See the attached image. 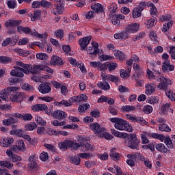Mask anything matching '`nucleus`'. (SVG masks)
<instances>
[{"mask_svg": "<svg viewBox=\"0 0 175 175\" xmlns=\"http://www.w3.org/2000/svg\"><path fill=\"white\" fill-rule=\"evenodd\" d=\"M149 38L152 42H154V43H158V37L157 36V33H155V31H150L149 33Z\"/></svg>", "mask_w": 175, "mask_h": 175, "instance_id": "obj_46", "label": "nucleus"}, {"mask_svg": "<svg viewBox=\"0 0 175 175\" xmlns=\"http://www.w3.org/2000/svg\"><path fill=\"white\" fill-rule=\"evenodd\" d=\"M81 148H83L82 151H94L95 150L92 145L88 143L83 145L81 144Z\"/></svg>", "mask_w": 175, "mask_h": 175, "instance_id": "obj_41", "label": "nucleus"}, {"mask_svg": "<svg viewBox=\"0 0 175 175\" xmlns=\"http://www.w3.org/2000/svg\"><path fill=\"white\" fill-rule=\"evenodd\" d=\"M41 14L42 13L40 12V11L39 10L35 11L33 12V15L31 14V21H35V20H37V18H39Z\"/></svg>", "mask_w": 175, "mask_h": 175, "instance_id": "obj_59", "label": "nucleus"}, {"mask_svg": "<svg viewBox=\"0 0 175 175\" xmlns=\"http://www.w3.org/2000/svg\"><path fill=\"white\" fill-rule=\"evenodd\" d=\"M24 93L17 92L11 95L10 99L12 102H23L24 100Z\"/></svg>", "mask_w": 175, "mask_h": 175, "instance_id": "obj_14", "label": "nucleus"}, {"mask_svg": "<svg viewBox=\"0 0 175 175\" xmlns=\"http://www.w3.org/2000/svg\"><path fill=\"white\" fill-rule=\"evenodd\" d=\"M142 12L137 7L134 8L131 12L133 18H139L142 16Z\"/></svg>", "mask_w": 175, "mask_h": 175, "instance_id": "obj_32", "label": "nucleus"}, {"mask_svg": "<svg viewBox=\"0 0 175 175\" xmlns=\"http://www.w3.org/2000/svg\"><path fill=\"white\" fill-rule=\"evenodd\" d=\"M12 62V57L8 56H0V64H9Z\"/></svg>", "mask_w": 175, "mask_h": 175, "instance_id": "obj_45", "label": "nucleus"}, {"mask_svg": "<svg viewBox=\"0 0 175 175\" xmlns=\"http://www.w3.org/2000/svg\"><path fill=\"white\" fill-rule=\"evenodd\" d=\"M16 65L10 72V75L14 77H24V73L25 75H28L29 72L33 75H38L42 70L51 73V75L54 73L53 68L43 64L34 65L31 67L29 64H24L21 61H16Z\"/></svg>", "mask_w": 175, "mask_h": 175, "instance_id": "obj_1", "label": "nucleus"}, {"mask_svg": "<svg viewBox=\"0 0 175 175\" xmlns=\"http://www.w3.org/2000/svg\"><path fill=\"white\" fill-rule=\"evenodd\" d=\"M111 132L112 135H113V136H115L116 137H120V139H125V137H126V136L128 135L126 133H121L115 129L111 130Z\"/></svg>", "mask_w": 175, "mask_h": 175, "instance_id": "obj_27", "label": "nucleus"}, {"mask_svg": "<svg viewBox=\"0 0 175 175\" xmlns=\"http://www.w3.org/2000/svg\"><path fill=\"white\" fill-rule=\"evenodd\" d=\"M92 39V36L83 37V38L80 39L79 42V46L81 47V50H85L87 46L90 44V42H91Z\"/></svg>", "mask_w": 175, "mask_h": 175, "instance_id": "obj_11", "label": "nucleus"}, {"mask_svg": "<svg viewBox=\"0 0 175 175\" xmlns=\"http://www.w3.org/2000/svg\"><path fill=\"white\" fill-rule=\"evenodd\" d=\"M149 5H150L149 3H147L146 1H141L139 5L137 6V8L143 12V10H144V8H147V6H149Z\"/></svg>", "mask_w": 175, "mask_h": 175, "instance_id": "obj_55", "label": "nucleus"}, {"mask_svg": "<svg viewBox=\"0 0 175 175\" xmlns=\"http://www.w3.org/2000/svg\"><path fill=\"white\" fill-rule=\"evenodd\" d=\"M54 35L55 38H58L59 39H62L64 38V29H59L57 31H55Z\"/></svg>", "mask_w": 175, "mask_h": 175, "instance_id": "obj_49", "label": "nucleus"}, {"mask_svg": "<svg viewBox=\"0 0 175 175\" xmlns=\"http://www.w3.org/2000/svg\"><path fill=\"white\" fill-rule=\"evenodd\" d=\"M92 10H94L95 13H102L103 12V7L98 3H92L91 5Z\"/></svg>", "mask_w": 175, "mask_h": 175, "instance_id": "obj_21", "label": "nucleus"}, {"mask_svg": "<svg viewBox=\"0 0 175 175\" xmlns=\"http://www.w3.org/2000/svg\"><path fill=\"white\" fill-rule=\"evenodd\" d=\"M11 151H14V152H18V151H25V144L24 141H19L17 145H14L10 146Z\"/></svg>", "mask_w": 175, "mask_h": 175, "instance_id": "obj_8", "label": "nucleus"}, {"mask_svg": "<svg viewBox=\"0 0 175 175\" xmlns=\"http://www.w3.org/2000/svg\"><path fill=\"white\" fill-rule=\"evenodd\" d=\"M161 70L164 73H166V72H173L174 70V65H170V61L165 60L162 64Z\"/></svg>", "mask_w": 175, "mask_h": 175, "instance_id": "obj_9", "label": "nucleus"}, {"mask_svg": "<svg viewBox=\"0 0 175 175\" xmlns=\"http://www.w3.org/2000/svg\"><path fill=\"white\" fill-rule=\"evenodd\" d=\"M140 155V153L135 152L133 154H127L128 159H131V161H136L137 158H139V156Z\"/></svg>", "mask_w": 175, "mask_h": 175, "instance_id": "obj_54", "label": "nucleus"}, {"mask_svg": "<svg viewBox=\"0 0 175 175\" xmlns=\"http://www.w3.org/2000/svg\"><path fill=\"white\" fill-rule=\"evenodd\" d=\"M169 53L171 54L172 59H175V46H170Z\"/></svg>", "mask_w": 175, "mask_h": 175, "instance_id": "obj_64", "label": "nucleus"}, {"mask_svg": "<svg viewBox=\"0 0 175 175\" xmlns=\"http://www.w3.org/2000/svg\"><path fill=\"white\" fill-rule=\"evenodd\" d=\"M13 51L14 53H16V54H18V55H20L21 57H27L30 54L29 51H25L20 48H15L14 49H13Z\"/></svg>", "mask_w": 175, "mask_h": 175, "instance_id": "obj_25", "label": "nucleus"}, {"mask_svg": "<svg viewBox=\"0 0 175 175\" xmlns=\"http://www.w3.org/2000/svg\"><path fill=\"white\" fill-rule=\"evenodd\" d=\"M81 159H80V157L79 156H75L70 158V162L72 163H74V165H80Z\"/></svg>", "mask_w": 175, "mask_h": 175, "instance_id": "obj_53", "label": "nucleus"}, {"mask_svg": "<svg viewBox=\"0 0 175 175\" xmlns=\"http://www.w3.org/2000/svg\"><path fill=\"white\" fill-rule=\"evenodd\" d=\"M0 166H4V167H7V169H12L14 165L8 161H0Z\"/></svg>", "mask_w": 175, "mask_h": 175, "instance_id": "obj_43", "label": "nucleus"}, {"mask_svg": "<svg viewBox=\"0 0 175 175\" xmlns=\"http://www.w3.org/2000/svg\"><path fill=\"white\" fill-rule=\"evenodd\" d=\"M21 21L10 20L5 23V27L10 28V27H17L20 24Z\"/></svg>", "mask_w": 175, "mask_h": 175, "instance_id": "obj_36", "label": "nucleus"}, {"mask_svg": "<svg viewBox=\"0 0 175 175\" xmlns=\"http://www.w3.org/2000/svg\"><path fill=\"white\" fill-rule=\"evenodd\" d=\"M126 120H129L130 121H131V122H136L137 116H136V115L126 114Z\"/></svg>", "mask_w": 175, "mask_h": 175, "instance_id": "obj_62", "label": "nucleus"}, {"mask_svg": "<svg viewBox=\"0 0 175 175\" xmlns=\"http://www.w3.org/2000/svg\"><path fill=\"white\" fill-rule=\"evenodd\" d=\"M53 117L56 118V120H64V118L68 117V115L64 111L56 110L53 112Z\"/></svg>", "mask_w": 175, "mask_h": 175, "instance_id": "obj_15", "label": "nucleus"}, {"mask_svg": "<svg viewBox=\"0 0 175 175\" xmlns=\"http://www.w3.org/2000/svg\"><path fill=\"white\" fill-rule=\"evenodd\" d=\"M97 85L101 90H104V91H107V90L110 89V85L107 82H105V83L98 82L97 83Z\"/></svg>", "mask_w": 175, "mask_h": 175, "instance_id": "obj_39", "label": "nucleus"}, {"mask_svg": "<svg viewBox=\"0 0 175 175\" xmlns=\"http://www.w3.org/2000/svg\"><path fill=\"white\" fill-rule=\"evenodd\" d=\"M157 81H159V83L157 85L158 90H162L163 91H164V90H166L167 88V85L165 84V83L164 82V81L161 77H160L157 79Z\"/></svg>", "mask_w": 175, "mask_h": 175, "instance_id": "obj_30", "label": "nucleus"}, {"mask_svg": "<svg viewBox=\"0 0 175 175\" xmlns=\"http://www.w3.org/2000/svg\"><path fill=\"white\" fill-rule=\"evenodd\" d=\"M157 90V85L155 83H149L145 85L146 95H152Z\"/></svg>", "mask_w": 175, "mask_h": 175, "instance_id": "obj_10", "label": "nucleus"}, {"mask_svg": "<svg viewBox=\"0 0 175 175\" xmlns=\"http://www.w3.org/2000/svg\"><path fill=\"white\" fill-rule=\"evenodd\" d=\"M122 111H126L127 113H129L136 110V107L133 105H124L122 107Z\"/></svg>", "mask_w": 175, "mask_h": 175, "instance_id": "obj_42", "label": "nucleus"}, {"mask_svg": "<svg viewBox=\"0 0 175 175\" xmlns=\"http://www.w3.org/2000/svg\"><path fill=\"white\" fill-rule=\"evenodd\" d=\"M114 55L118 59H120V61H122L125 58L124 53H121V51L118 50L115 51Z\"/></svg>", "mask_w": 175, "mask_h": 175, "instance_id": "obj_47", "label": "nucleus"}, {"mask_svg": "<svg viewBox=\"0 0 175 175\" xmlns=\"http://www.w3.org/2000/svg\"><path fill=\"white\" fill-rule=\"evenodd\" d=\"M99 59L102 62L103 61H109V59H114V57L110 56L109 55H102L99 57Z\"/></svg>", "mask_w": 175, "mask_h": 175, "instance_id": "obj_56", "label": "nucleus"}, {"mask_svg": "<svg viewBox=\"0 0 175 175\" xmlns=\"http://www.w3.org/2000/svg\"><path fill=\"white\" fill-rule=\"evenodd\" d=\"M155 148L157 151L163 152V154H167V152H170V150L167 149L163 144H157Z\"/></svg>", "mask_w": 175, "mask_h": 175, "instance_id": "obj_22", "label": "nucleus"}, {"mask_svg": "<svg viewBox=\"0 0 175 175\" xmlns=\"http://www.w3.org/2000/svg\"><path fill=\"white\" fill-rule=\"evenodd\" d=\"M109 157L113 159V161H118L120 159V154L116 152V148H112L110 150Z\"/></svg>", "mask_w": 175, "mask_h": 175, "instance_id": "obj_33", "label": "nucleus"}, {"mask_svg": "<svg viewBox=\"0 0 175 175\" xmlns=\"http://www.w3.org/2000/svg\"><path fill=\"white\" fill-rule=\"evenodd\" d=\"M50 64L51 65L55 66L57 65H64V62H62V59H61V57H58L57 55H53L51 57Z\"/></svg>", "mask_w": 175, "mask_h": 175, "instance_id": "obj_17", "label": "nucleus"}, {"mask_svg": "<svg viewBox=\"0 0 175 175\" xmlns=\"http://www.w3.org/2000/svg\"><path fill=\"white\" fill-rule=\"evenodd\" d=\"M91 44L92 46H90L87 50L88 54H90V55H96V54L99 53V44L95 41H92Z\"/></svg>", "mask_w": 175, "mask_h": 175, "instance_id": "obj_6", "label": "nucleus"}, {"mask_svg": "<svg viewBox=\"0 0 175 175\" xmlns=\"http://www.w3.org/2000/svg\"><path fill=\"white\" fill-rule=\"evenodd\" d=\"M152 107L149 105H145L143 108V111L145 114H151V113H152Z\"/></svg>", "mask_w": 175, "mask_h": 175, "instance_id": "obj_52", "label": "nucleus"}, {"mask_svg": "<svg viewBox=\"0 0 175 175\" xmlns=\"http://www.w3.org/2000/svg\"><path fill=\"white\" fill-rule=\"evenodd\" d=\"M47 105L46 104H36L31 107L33 111H43L46 110Z\"/></svg>", "mask_w": 175, "mask_h": 175, "instance_id": "obj_20", "label": "nucleus"}, {"mask_svg": "<svg viewBox=\"0 0 175 175\" xmlns=\"http://www.w3.org/2000/svg\"><path fill=\"white\" fill-rule=\"evenodd\" d=\"M29 163L27 165L28 169L32 170V169H36L38 167V164L35 161V156H31L29 158Z\"/></svg>", "mask_w": 175, "mask_h": 175, "instance_id": "obj_28", "label": "nucleus"}, {"mask_svg": "<svg viewBox=\"0 0 175 175\" xmlns=\"http://www.w3.org/2000/svg\"><path fill=\"white\" fill-rule=\"evenodd\" d=\"M135 122H137V124H139V125H147L148 124L146 120L140 116L137 117Z\"/></svg>", "mask_w": 175, "mask_h": 175, "instance_id": "obj_60", "label": "nucleus"}, {"mask_svg": "<svg viewBox=\"0 0 175 175\" xmlns=\"http://www.w3.org/2000/svg\"><path fill=\"white\" fill-rule=\"evenodd\" d=\"M165 95L170 99V100L174 101L175 100V93L170 90H165Z\"/></svg>", "mask_w": 175, "mask_h": 175, "instance_id": "obj_44", "label": "nucleus"}, {"mask_svg": "<svg viewBox=\"0 0 175 175\" xmlns=\"http://www.w3.org/2000/svg\"><path fill=\"white\" fill-rule=\"evenodd\" d=\"M22 89H23L25 91H33L35 88L29 83H22L21 84Z\"/></svg>", "mask_w": 175, "mask_h": 175, "instance_id": "obj_48", "label": "nucleus"}, {"mask_svg": "<svg viewBox=\"0 0 175 175\" xmlns=\"http://www.w3.org/2000/svg\"><path fill=\"white\" fill-rule=\"evenodd\" d=\"M36 122L38 125H41L42 126H44V125H46V120H44L40 116L36 117Z\"/></svg>", "mask_w": 175, "mask_h": 175, "instance_id": "obj_58", "label": "nucleus"}, {"mask_svg": "<svg viewBox=\"0 0 175 175\" xmlns=\"http://www.w3.org/2000/svg\"><path fill=\"white\" fill-rule=\"evenodd\" d=\"M139 144H140V139H137L135 134H131L125 141V146L132 150H139Z\"/></svg>", "mask_w": 175, "mask_h": 175, "instance_id": "obj_3", "label": "nucleus"}, {"mask_svg": "<svg viewBox=\"0 0 175 175\" xmlns=\"http://www.w3.org/2000/svg\"><path fill=\"white\" fill-rule=\"evenodd\" d=\"M41 6L42 8H44L45 9H47L51 6V3L50 1H47L46 0H42L41 1Z\"/></svg>", "mask_w": 175, "mask_h": 175, "instance_id": "obj_63", "label": "nucleus"}, {"mask_svg": "<svg viewBox=\"0 0 175 175\" xmlns=\"http://www.w3.org/2000/svg\"><path fill=\"white\" fill-rule=\"evenodd\" d=\"M146 103H149L150 105H155L156 103H159V98L155 96H151L146 100Z\"/></svg>", "mask_w": 175, "mask_h": 175, "instance_id": "obj_40", "label": "nucleus"}, {"mask_svg": "<svg viewBox=\"0 0 175 175\" xmlns=\"http://www.w3.org/2000/svg\"><path fill=\"white\" fill-rule=\"evenodd\" d=\"M5 118H10V120L11 121L12 124H16L18 121V120L16 118V117H14V113L13 114L7 113L5 114Z\"/></svg>", "mask_w": 175, "mask_h": 175, "instance_id": "obj_51", "label": "nucleus"}, {"mask_svg": "<svg viewBox=\"0 0 175 175\" xmlns=\"http://www.w3.org/2000/svg\"><path fill=\"white\" fill-rule=\"evenodd\" d=\"M40 159H41V161H42L43 162L47 161V159H49V153H47L46 152H42L40 154Z\"/></svg>", "mask_w": 175, "mask_h": 175, "instance_id": "obj_61", "label": "nucleus"}, {"mask_svg": "<svg viewBox=\"0 0 175 175\" xmlns=\"http://www.w3.org/2000/svg\"><path fill=\"white\" fill-rule=\"evenodd\" d=\"M172 20V15L165 14L160 16V21L165 23V21H170Z\"/></svg>", "mask_w": 175, "mask_h": 175, "instance_id": "obj_57", "label": "nucleus"}, {"mask_svg": "<svg viewBox=\"0 0 175 175\" xmlns=\"http://www.w3.org/2000/svg\"><path fill=\"white\" fill-rule=\"evenodd\" d=\"M111 122H113L114 124V127L118 131H125V132H133V128L128 121L123 120L120 118H111L109 119Z\"/></svg>", "mask_w": 175, "mask_h": 175, "instance_id": "obj_2", "label": "nucleus"}, {"mask_svg": "<svg viewBox=\"0 0 175 175\" xmlns=\"http://www.w3.org/2000/svg\"><path fill=\"white\" fill-rule=\"evenodd\" d=\"M64 5L62 4H58L56 5H54V8H53L52 13L54 14V16H59L64 13Z\"/></svg>", "mask_w": 175, "mask_h": 175, "instance_id": "obj_16", "label": "nucleus"}, {"mask_svg": "<svg viewBox=\"0 0 175 175\" xmlns=\"http://www.w3.org/2000/svg\"><path fill=\"white\" fill-rule=\"evenodd\" d=\"M14 142V139L12 137H6L2 139H0V144L1 147H9L12 143Z\"/></svg>", "mask_w": 175, "mask_h": 175, "instance_id": "obj_19", "label": "nucleus"}, {"mask_svg": "<svg viewBox=\"0 0 175 175\" xmlns=\"http://www.w3.org/2000/svg\"><path fill=\"white\" fill-rule=\"evenodd\" d=\"M98 137H100L101 139L104 138L105 140H111L113 139V135L110 134L109 133H107V131H103L100 133H98Z\"/></svg>", "mask_w": 175, "mask_h": 175, "instance_id": "obj_24", "label": "nucleus"}, {"mask_svg": "<svg viewBox=\"0 0 175 175\" xmlns=\"http://www.w3.org/2000/svg\"><path fill=\"white\" fill-rule=\"evenodd\" d=\"M11 135H17L19 137H23L24 136V131L21 129L12 130L11 131Z\"/></svg>", "mask_w": 175, "mask_h": 175, "instance_id": "obj_50", "label": "nucleus"}, {"mask_svg": "<svg viewBox=\"0 0 175 175\" xmlns=\"http://www.w3.org/2000/svg\"><path fill=\"white\" fill-rule=\"evenodd\" d=\"M139 27L140 25L138 23H131L130 25H127L125 29L126 32H129V33H135L138 32Z\"/></svg>", "mask_w": 175, "mask_h": 175, "instance_id": "obj_12", "label": "nucleus"}, {"mask_svg": "<svg viewBox=\"0 0 175 175\" xmlns=\"http://www.w3.org/2000/svg\"><path fill=\"white\" fill-rule=\"evenodd\" d=\"M69 147L72 150H78L81 147V144H79L75 141L69 140Z\"/></svg>", "mask_w": 175, "mask_h": 175, "instance_id": "obj_38", "label": "nucleus"}, {"mask_svg": "<svg viewBox=\"0 0 175 175\" xmlns=\"http://www.w3.org/2000/svg\"><path fill=\"white\" fill-rule=\"evenodd\" d=\"M151 133H144L141 135L142 143V144H148L150 141L147 137H150Z\"/></svg>", "mask_w": 175, "mask_h": 175, "instance_id": "obj_31", "label": "nucleus"}, {"mask_svg": "<svg viewBox=\"0 0 175 175\" xmlns=\"http://www.w3.org/2000/svg\"><path fill=\"white\" fill-rule=\"evenodd\" d=\"M88 99V96L85 94H81L71 98L72 102H85Z\"/></svg>", "mask_w": 175, "mask_h": 175, "instance_id": "obj_23", "label": "nucleus"}, {"mask_svg": "<svg viewBox=\"0 0 175 175\" xmlns=\"http://www.w3.org/2000/svg\"><path fill=\"white\" fill-rule=\"evenodd\" d=\"M150 137L157 139V140H160V142H163V140H165V136L163 135L158 134L157 133H150Z\"/></svg>", "mask_w": 175, "mask_h": 175, "instance_id": "obj_35", "label": "nucleus"}, {"mask_svg": "<svg viewBox=\"0 0 175 175\" xmlns=\"http://www.w3.org/2000/svg\"><path fill=\"white\" fill-rule=\"evenodd\" d=\"M173 111L174 110L172 109V104L167 103L161 105L159 113L160 116H166V114H169V113L173 114Z\"/></svg>", "mask_w": 175, "mask_h": 175, "instance_id": "obj_5", "label": "nucleus"}, {"mask_svg": "<svg viewBox=\"0 0 175 175\" xmlns=\"http://www.w3.org/2000/svg\"><path fill=\"white\" fill-rule=\"evenodd\" d=\"M38 90L41 94H50L51 92V86L48 83H41L38 86Z\"/></svg>", "mask_w": 175, "mask_h": 175, "instance_id": "obj_13", "label": "nucleus"}, {"mask_svg": "<svg viewBox=\"0 0 175 175\" xmlns=\"http://www.w3.org/2000/svg\"><path fill=\"white\" fill-rule=\"evenodd\" d=\"M157 23H158V21L157 20L156 18H150L145 22V24L147 28L150 29V28H152V27H155Z\"/></svg>", "mask_w": 175, "mask_h": 175, "instance_id": "obj_26", "label": "nucleus"}, {"mask_svg": "<svg viewBox=\"0 0 175 175\" xmlns=\"http://www.w3.org/2000/svg\"><path fill=\"white\" fill-rule=\"evenodd\" d=\"M17 31L19 32V33H27V35H31L32 36H37V38H43V34H39L37 31L32 32V30L29 27H24L23 26H18L17 27Z\"/></svg>", "mask_w": 175, "mask_h": 175, "instance_id": "obj_4", "label": "nucleus"}, {"mask_svg": "<svg viewBox=\"0 0 175 175\" xmlns=\"http://www.w3.org/2000/svg\"><path fill=\"white\" fill-rule=\"evenodd\" d=\"M159 130L161 132H170L172 129L166 123L159 124Z\"/></svg>", "mask_w": 175, "mask_h": 175, "instance_id": "obj_34", "label": "nucleus"}, {"mask_svg": "<svg viewBox=\"0 0 175 175\" xmlns=\"http://www.w3.org/2000/svg\"><path fill=\"white\" fill-rule=\"evenodd\" d=\"M6 154L10 157L12 162H20V161H21V158L20 157V156L17 154H14L13 152H12V150H7Z\"/></svg>", "mask_w": 175, "mask_h": 175, "instance_id": "obj_18", "label": "nucleus"}, {"mask_svg": "<svg viewBox=\"0 0 175 175\" xmlns=\"http://www.w3.org/2000/svg\"><path fill=\"white\" fill-rule=\"evenodd\" d=\"M90 128L92 131H93L96 136H98V134L100 133V132L106 131V128L100 127V124H98L97 122L92 123L90 126Z\"/></svg>", "mask_w": 175, "mask_h": 175, "instance_id": "obj_7", "label": "nucleus"}, {"mask_svg": "<svg viewBox=\"0 0 175 175\" xmlns=\"http://www.w3.org/2000/svg\"><path fill=\"white\" fill-rule=\"evenodd\" d=\"M36 128H38V124L35 122H29L25 125V131H27L29 132L35 131Z\"/></svg>", "mask_w": 175, "mask_h": 175, "instance_id": "obj_29", "label": "nucleus"}, {"mask_svg": "<svg viewBox=\"0 0 175 175\" xmlns=\"http://www.w3.org/2000/svg\"><path fill=\"white\" fill-rule=\"evenodd\" d=\"M68 147H69V140H65L59 144V148H60L62 151H66Z\"/></svg>", "mask_w": 175, "mask_h": 175, "instance_id": "obj_37", "label": "nucleus"}]
</instances>
